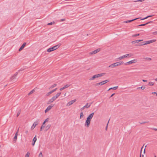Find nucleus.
Masks as SVG:
<instances>
[{
    "label": "nucleus",
    "mask_w": 157,
    "mask_h": 157,
    "mask_svg": "<svg viewBox=\"0 0 157 157\" xmlns=\"http://www.w3.org/2000/svg\"><path fill=\"white\" fill-rule=\"evenodd\" d=\"M17 72L16 73L13 75H14L15 77L17 75Z\"/></svg>",
    "instance_id": "e2e57ef3"
},
{
    "label": "nucleus",
    "mask_w": 157,
    "mask_h": 157,
    "mask_svg": "<svg viewBox=\"0 0 157 157\" xmlns=\"http://www.w3.org/2000/svg\"><path fill=\"white\" fill-rule=\"evenodd\" d=\"M92 104V103H87L84 106L86 108H88Z\"/></svg>",
    "instance_id": "f3484780"
},
{
    "label": "nucleus",
    "mask_w": 157,
    "mask_h": 157,
    "mask_svg": "<svg viewBox=\"0 0 157 157\" xmlns=\"http://www.w3.org/2000/svg\"><path fill=\"white\" fill-rule=\"evenodd\" d=\"M20 113H21V110H19L17 113V117H18L19 115L20 114Z\"/></svg>",
    "instance_id": "58836bf2"
},
{
    "label": "nucleus",
    "mask_w": 157,
    "mask_h": 157,
    "mask_svg": "<svg viewBox=\"0 0 157 157\" xmlns=\"http://www.w3.org/2000/svg\"><path fill=\"white\" fill-rule=\"evenodd\" d=\"M49 120V119L48 118L46 119L43 123V124H44L45 123L48 122V121Z\"/></svg>",
    "instance_id": "c85d7f7f"
},
{
    "label": "nucleus",
    "mask_w": 157,
    "mask_h": 157,
    "mask_svg": "<svg viewBox=\"0 0 157 157\" xmlns=\"http://www.w3.org/2000/svg\"><path fill=\"white\" fill-rule=\"evenodd\" d=\"M103 82H104L105 84V83H107V82H109V80H105V81H103Z\"/></svg>",
    "instance_id": "c03bdc74"
},
{
    "label": "nucleus",
    "mask_w": 157,
    "mask_h": 157,
    "mask_svg": "<svg viewBox=\"0 0 157 157\" xmlns=\"http://www.w3.org/2000/svg\"><path fill=\"white\" fill-rule=\"evenodd\" d=\"M141 17H139V18H135V19H132V20H128V21H124V23H129V22H131L134 21H135L137 19H141Z\"/></svg>",
    "instance_id": "1a4fd4ad"
},
{
    "label": "nucleus",
    "mask_w": 157,
    "mask_h": 157,
    "mask_svg": "<svg viewBox=\"0 0 157 157\" xmlns=\"http://www.w3.org/2000/svg\"><path fill=\"white\" fill-rule=\"evenodd\" d=\"M70 86V85L69 84H67L66 85H65L63 87L60 88L59 90L60 91H62L68 87Z\"/></svg>",
    "instance_id": "0eeeda50"
},
{
    "label": "nucleus",
    "mask_w": 157,
    "mask_h": 157,
    "mask_svg": "<svg viewBox=\"0 0 157 157\" xmlns=\"http://www.w3.org/2000/svg\"><path fill=\"white\" fill-rule=\"evenodd\" d=\"M15 78H16V77L14 75H13L11 77L10 79L11 80H13Z\"/></svg>",
    "instance_id": "a19ab883"
},
{
    "label": "nucleus",
    "mask_w": 157,
    "mask_h": 157,
    "mask_svg": "<svg viewBox=\"0 0 157 157\" xmlns=\"http://www.w3.org/2000/svg\"><path fill=\"white\" fill-rule=\"evenodd\" d=\"M150 44L149 41H147L146 42H145L144 43V45H146L148 44Z\"/></svg>",
    "instance_id": "f704fd0d"
},
{
    "label": "nucleus",
    "mask_w": 157,
    "mask_h": 157,
    "mask_svg": "<svg viewBox=\"0 0 157 157\" xmlns=\"http://www.w3.org/2000/svg\"><path fill=\"white\" fill-rule=\"evenodd\" d=\"M137 62V60L136 59H134L132 60L131 61H130L128 62L125 63V64H131L132 63H136Z\"/></svg>",
    "instance_id": "20e7f679"
},
{
    "label": "nucleus",
    "mask_w": 157,
    "mask_h": 157,
    "mask_svg": "<svg viewBox=\"0 0 157 157\" xmlns=\"http://www.w3.org/2000/svg\"><path fill=\"white\" fill-rule=\"evenodd\" d=\"M109 120H110V119L109 120V121H108V123H107V125H106V128H105V130H107V127H108V123H109Z\"/></svg>",
    "instance_id": "3c124183"
},
{
    "label": "nucleus",
    "mask_w": 157,
    "mask_h": 157,
    "mask_svg": "<svg viewBox=\"0 0 157 157\" xmlns=\"http://www.w3.org/2000/svg\"><path fill=\"white\" fill-rule=\"evenodd\" d=\"M35 127V126H33V125L31 127V130H33Z\"/></svg>",
    "instance_id": "5fc2aeb1"
},
{
    "label": "nucleus",
    "mask_w": 157,
    "mask_h": 157,
    "mask_svg": "<svg viewBox=\"0 0 157 157\" xmlns=\"http://www.w3.org/2000/svg\"><path fill=\"white\" fill-rule=\"evenodd\" d=\"M25 133L27 134L28 133V130H26L25 132Z\"/></svg>",
    "instance_id": "680f3d73"
},
{
    "label": "nucleus",
    "mask_w": 157,
    "mask_h": 157,
    "mask_svg": "<svg viewBox=\"0 0 157 157\" xmlns=\"http://www.w3.org/2000/svg\"><path fill=\"white\" fill-rule=\"evenodd\" d=\"M148 122H149V121H144V122H139V123H140V124H142L146 123H148Z\"/></svg>",
    "instance_id": "4c0bfd02"
},
{
    "label": "nucleus",
    "mask_w": 157,
    "mask_h": 157,
    "mask_svg": "<svg viewBox=\"0 0 157 157\" xmlns=\"http://www.w3.org/2000/svg\"><path fill=\"white\" fill-rule=\"evenodd\" d=\"M100 48H98L91 52H90V54L91 55L95 54L98 52H99L100 51Z\"/></svg>",
    "instance_id": "39448f33"
},
{
    "label": "nucleus",
    "mask_w": 157,
    "mask_h": 157,
    "mask_svg": "<svg viewBox=\"0 0 157 157\" xmlns=\"http://www.w3.org/2000/svg\"><path fill=\"white\" fill-rule=\"evenodd\" d=\"M51 127V125L50 124H49L48 125L45 127V131H47Z\"/></svg>",
    "instance_id": "dca6fc26"
},
{
    "label": "nucleus",
    "mask_w": 157,
    "mask_h": 157,
    "mask_svg": "<svg viewBox=\"0 0 157 157\" xmlns=\"http://www.w3.org/2000/svg\"><path fill=\"white\" fill-rule=\"evenodd\" d=\"M147 25L146 23L144 24H142L140 25H138V26H144L145 25Z\"/></svg>",
    "instance_id": "37998d69"
},
{
    "label": "nucleus",
    "mask_w": 157,
    "mask_h": 157,
    "mask_svg": "<svg viewBox=\"0 0 157 157\" xmlns=\"http://www.w3.org/2000/svg\"><path fill=\"white\" fill-rule=\"evenodd\" d=\"M44 124H42L40 128V131H41L42 130L43 128L45 127V126H44Z\"/></svg>",
    "instance_id": "72a5a7b5"
},
{
    "label": "nucleus",
    "mask_w": 157,
    "mask_h": 157,
    "mask_svg": "<svg viewBox=\"0 0 157 157\" xmlns=\"http://www.w3.org/2000/svg\"><path fill=\"white\" fill-rule=\"evenodd\" d=\"M145 87L144 86H142L140 87H139L138 89L141 88L142 90H144L145 88Z\"/></svg>",
    "instance_id": "49530a36"
},
{
    "label": "nucleus",
    "mask_w": 157,
    "mask_h": 157,
    "mask_svg": "<svg viewBox=\"0 0 157 157\" xmlns=\"http://www.w3.org/2000/svg\"><path fill=\"white\" fill-rule=\"evenodd\" d=\"M101 86H102V85L105 84V83L103 81L101 82Z\"/></svg>",
    "instance_id": "6e6d98bb"
},
{
    "label": "nucleus",
    "mask_w": 157,
    "mask_h": 157,
    "mask_svg": "<svg viewBox=\"0 0 157 157\" xmlns=\"http://www.w3.org/2000/svg\"><path fill=\"white\" fill-rule=\"evenodd\" d=\"M155 35L157 34V31L153 33Z\"/></svg>",
    "instance_id": "13d9d810"
},
{
    "label": "nucleus",
    "mask_w": 157,
    "mask_h": 157,
    "mask_svg": "<svg viewBox=\"0 0 157 157\" xmlns=\"http://www.w3.org/2000/svg\"><path fill=\"white\" fill-rule=\"evenodd\" d=\"M52 99L54 101L56 99H57V98L55 96H54L52 98Z\"/></svg>",
    "instance_id": "79ce46f5"
},
{
    "label": "nucleus",
    "mask_w": 157,
    "mask_h": 157,
    "mask_svg": "<svg viewBox=\"0 0 157 157\" xmlns=\"http://www.w3.org/2000/svg\"><path fill=\"white\" fill-rule=\"evenodd\" d=\"M153 23V21H149V22H147L146 23V24H147H147H148L152 23Z\"/></svg>",
    "instance_id": "864d4df0"
},
{
    "label": "nucleus",
    "mask_w": 157,
    "mask_h": 157,
    "mask_svg": "<svg viewBox=\"0 0 157 157\" xmlns=\"http://www.w3.org/2000/svg\"><path fill=\"white\" fill-rule=\"evenodd\" d=\"M26 44V43H25V42L23 44L21 45V47L19 49V51H21L22 49H23V48L25 47V46Z\"/></svg>",
    "instance_id": "9b49d317"
},
{
    "label": "nucleus",
    "mask_w": 157,
    "mask_h": 157,
    "mask_svg": "<svg viewBox=\"0 0 157 157\" xmlns=\"http://www.w3.org/2000/svg\"><path fill=\"white\" fill-rule=\"evenodd\" d=\"M38 157H43V155L42 152H40L39 154Z\"/></svg>",
    "instance_id": "ea45409f"
},
{
    "label": "nucleus",
    "mask_w": 157,
    "mask_h": 157,
    "mask_svg": "<svg viewBox=\"0 0 157 157\" xmlns=\"http://www.w3.org/2000/svg\"><path fill=\"white\" fill-rule=\"evenodd\" d=\"M148 85L150 86H153L154 83L152 82H150L148 83Z\"/></svg>",
    "instance_id": "c9c22d12"
},
{
    "label": "nucleus",
    "mask_w": 157,
    "mask_h": 157,
    "mask_svg": "<svg viewBox=\"0 0 157 157\" xmlns=\"http://www.w3.org/2000/svg\"><path fill=\"white\" fill-rule=\"evenodd\" d=\"M60 45V44H59L56 46H54L52 47L53 48L54 50H55L57 49L58 48Z\"/></svg>",
    "instance_id": "4468645a"
},
{
    "label": "nucleus",
    "mask_w": 157,
    "mask_h": 157,
    "mask_svg": "<svg viewBox=\"0 0 157 157\" xmlns=\"http://www.w3.org/2000/svg\"><path fill=\"white\" fill-rule=\"evenodd\" d=\"M86 107H85V106H84L83 107H82V108H81V110H83Z\"/></svg>",
    "instance_id": "4d7b16f0"
},
{
    "label": "nucleus",
    "mask_w": 157,
    "mask_h": 157,
    "mask_svg": "<svg viewBox=\"0 0 157 157\" xmlns=\"http://www.w3.org/2000/svg\"><path fill=\"white\" fill-rule=\"evenodd\" d=\"M145 59L147 60H149V61H150V60H151V59L150 58H149V57H146L145 58Z\"/></svg>",
    "instance_id": "e433bc0d"
},
{
    "label": "nucleus",
    "mask_w": 157,
    "mask_h": 157,
    "mask_svg": "<svg viewBox=\"0 0 157 157\" xmlns=\"http://www.w3.org/2000/svg\"><path fill=\"white\" fill-rule=\"evenodd\" d=\"M54 105L53 104H51L49 105L45 110V113H46L47 112L49 111L51 108L54 106Z\"/></svg>",
    "instance_id": "7ed1b4c3"
},
{
    "label": "nucleus",
    "mask_w": 157,
    "mask_h": 157,
    "mask_svg": "<svg viewBox=\"0 0 157 157\" xmlns=\"http://www.w3.org/2000/svg\"><path fill=\"white\" fill-rule=\"evenodd\" d=\"M144 0H139L137 1H138V2H142V1H144Z\"/></svg>",
    "instance_id": "69168bd1"
},
{
    "label": "nucleus",
    "mask_w": 157,
    "mask_h": 157,
    "mask_svg": "<svg viewBox=\"0 0 157 157\" xmlns=\"http://www.w3.org/2000/svg\"><path fill=\"white\" fill-rule=\"evenodd\" d=\"M156 93L155 92L152 93V94H156Z\"/></svg>",
    "instance_id": "774afa93"
},
{
    "label": "nucleus",
    "mask_w": 157,
    "mask_h": 157,
    "mask_svg": "<svg viewBox=\"0 0 157 157\" xmlns=\"http://www.w3.org/2000/svg\"><path fill=\"white\" fill-rule=\"evenodd\" d=\"M95 85L96 86H99V85H101V82H99V83H98L96 84Z\"/></svg>",
    "instance_id": "8fccbe9b"
},
{
    "label": "nucleus",
    "mask_w": 157,
    "mask_h": 157,
    "mask_svg": "<svg viewBox=\"0 0 157 157\" xmlns=\"http://www.w3.org/2000/svg\"><path fill=\"white\" fill-rule=\"evenodd\" d=\"M76 101V99L72 100L70 101L69 102L67 103V106H70V105H71L73 103H74Z\"/></svg>",
    "instance_id": "423d86ee"
},
{
    "label": "nucleus",
    "mask_w": 157,
    "mask_h": 157,
    "mask_svg": "<svg viewBox=\"0 0 157 157\" xmlns=\"http://www.w3.org/2000/svg\"><path fill=\"white\" fill-rule=\"evenodd\" d=\"M155 41H156L155 40H149L150 43H153L154 42H155Z\"/></svg>",
    "instance_id": "2f4dec72"
},
{
    "label": "nucleus",
    "mask_w": 157,
    "mask_h": 157,
    "mask_svg": "<svg viewBox=\"0 0 157 157\" xmlns=\"http://www.w3.org/2000/svg\"><path fill=\"white\" fill-rule=\"evenodd\" d=\"M153 16V15H149V16H147V17H145V18H144L141 19V20H144L146 19L148 17H152Z\"/></svg>",
    "instance_id": "b1692460"
},
{
    "label": "nucleus",
    "mask_w": 157,
    "mask_h": 157,
    "mask_svg": "<svg viewBox=\"0 0 157 157\" xmlns=\"http://www.w3.org/2000/svg\"><path fill=\"white\" fill-rule=\"evenodd\" d=\"M143 146H143V147H142L141 148V151H140V157H141V151H142V148H143Z\"/></svg>",
    "instance_id": "bf43d9fd"
},
{
    "label": "nucleus",
    "mask_w": 157,
    "mask_h": 157,
    "mask_svg": "<svg viewBox=\"0 0 157 157\" xmlns=\"http://www.w3.org/2000/svg\"><path fill=\"white\" fill-rule=\"evenodd\" d=\"M139 35H140V34L139 33H138V34H136L132 35V36L133 37H136V36H138Z\"/></svg>",
    "instance_id": "473e14b6"
},
{
    "label": "nucleus",
    "mask_w": 157,
    "mask_h": 157,
    "mask_svg": "<svg viewBox=\"0 0 157 157\" xmlns=\"http://www.w3.org/2000/svg\"><path fill=\"white\" fill-rule=\"evenodd\" d=\"M57 88H55V89H54V90H51V92L52 93H53V92H55V91H56L57 90Z\"/></svg>",
    "instance_id": "09e8293b"
},
{
    "label": "nucleus",
    "mask_w": 157,
    "mask_h": 157,
    "mask_svg": "<svg viewBox=\"0 0 157 157\" xmlns=\"http://www.w3.org/2000/svg\"><path fill=\"white\" fill-rule=\"evenodd\" d=\"M96 78H96V75H93L92 78H90L89 79V80H94V79H95Z\"/></svg>",
    "instance_id": "4be33fe9"
},
{
    "label": "nucleus",
    "mask_w": 157,
    "mask_h": 157,
    "mask_svg": "<svg viewBox=\"0 0 157 157\" xmlns=\"http://www.w3.org/2000/svg\"><path fill=\"white\" fill-rule=\"evenodd\" d=\"M35 90H34V89H33V90H32L29 94H28V95H30V94H33V93L34 92H35Z\"/></svg>",
    "instance_id": "5701e85b"
},
{
    "label": "nucleus",
    "mask_w": 157,
    "mask_h": 157,
    "mask_svg": "<svg viewBox=\"0 0 157 157\" xmlns=\"http://www.w3.org/2000/svg\"><path fill=\"white\" fill-rule=\"evenodd\" d=\"M94 114V113H92L90 114L87 118L85 122V125L86 127H89L90 123L91 120L93 117Z\"/></svg>",
    "instance_id": "f257e3e1"
},
{
    "label": "nucleus",
    "mask_w": 157,
    "mask_h": 157,
    "mask_svg": "<svg viewBox=\"0 0 157 157\" xmlns=\"http://www.w3.org/2000/svg\"><path fill=\"white\" fill-rule=\"evenodd\" d=\"M57 86V84H54L50 86L48 88L49 90H51L54 87H56Z\"/></svg>",
    "instance_id": "6ab92c4d"
},
{
    "label": "nucleus",
    "mask_w": 157,
    "mask_h": 157,
    "mask_svg": "<svg viewBox=\"0 0 157 157\" xmlns=\"http://www.w3.org/2000/svg\"><path fill=\"white\" fill-rule=\"evenodd\" d=\"M83 116H84V115H83V113L82 112H81L80 114V118L81 119L83 117Z\"/></svg>",
    "instance_id": "a878e982"
},
{
    "label": "nucleus",
    "mask_w": 157,
    "mask_h": 157,
    "mask_svg": "<svg viewBox=\"0 0 157 157\" xmlns=\"http://www.w3.org/2000/svg\"><path fill=\"white\" fill-rule=\"evenodd\" d=\"M142 41H143V40H136L133 41L131 42L132 44H135L136 43H138L139 42Z\"/></svg>",
    "instance_id": "f8f14e48"
},
{
    "label": "nucleus",
    "mask_w": 157,
    "mask_h": 157,
    "mask_svg": "<svg viewBox=\"0 0 157 157\" xmlns=\"http://www.w3.org/2000/svg\"><path fill=\"white\" fill-rule=\"evenodd\" d=\"M52 92L51 91H50V92H48V93L46 94V96H49L50 94H52Z\"/></svg>",
    "instance_id": "7c9ffc66"
},
{
    "label": "nucleus",
    "mask_w": 157,
    "mask_h": 157,
    "mask_svg": "<svg viewBox=\"0 0 157 157\" xmlns=\"http://www.w3.org/2000/svg\"><path fill=\"white\" fill-rule=\"evenodd\" d=\"M18 132H19V128L18 129V130L17 131V132H16V133L15 134H17L18 135Z\"/></svg>",
    "instance_id": "052dcab7"
},
{
    "label": "nucleus",
    "mask_w": 157,
    "mask_h": 157,
    "mask_svg": "<svg viewBox=\"0 0 157 157\" xmlns=\"http://www.w3.org/2000/svg\"><path fill=\"white\" fill-rule=\"evenodd\" d=\"M145 42H143L141 43H139L137 44H136L135 45L136 46H141L143 45H144V43Z\"/></svg>",
    "instance_id": "2eb2a0df"
},
{
    "label": "nucleus",
    "mask_w": 157,
    "mask_h": 157,
    "mask_svg": "<svg viewBox=\"0 0 157 157\" xmlns=\"http://www.w3.org/2000/svg\"><path fill=\"white\" fill-rule=\"evenodd\" d=\"M54 101L52 99V98L49 100L48 101V102L47 103V104H51V103H52Z\"/></svg>",
    "instance_id": "412c9836"
},
{
    "label": "nucleus",
    "mask_w": 157,
    "mask_h": 157,
    "mask_svg": "<svg viewBox=\"0 0 157 157\" xmlns=\"http://www.w3.org/2000/svg\"><path fill=\"white\" fill-rule=\"evenodd\" d=\"M17 134H15L14 137L13 138L14 140L16 141L17 139Z\"/></svg>",
    "instance_id": "bb28decb"
},
{
    "label": "nucleus",
    "mask_w": 157,
    "mask_h": 157,
    "mask_svg": "<svg viewBox=\"0 0 157 157\" xmlns=\"http://www.w3.org/2000/svg\"><path fill=\"white\" fill-rule=\"evenodd\" d=\"M105 74V73H102L99 74H98L97 75H95L96 78H98L100 77H101L103 76Z\"/></svg>",
    "instance_id": "ddd939ff"
},
{
    "label": "nucleus",
    "mask_w": 157,
    "mask_h": 157,
    "mask_svg": "<svg viewBox=\"0 0 157 157\" xmlns=\"http://www.w3.org/2000/svg\"><path fill=\"white\" fill-rule=\"evenodd\" d=\"M123 62L121 61L117 62L111 64L109 66V67L113 68L115 67L121 65L123 64Z\"/></svg>",
    "instance_id": "f03ea898"
},
{
    "label": "nucleus",
    "mask_w": 157,
    "mask_h": 157,
    "mask_svg": "<svg viewBox=\"0 0 157 157\" xmlns=\"http://www.w3.org/2000/svg\"><path fill=\"white\" fill-rule=\"evenodd\" d=\"M39 120H36L33 124V126L36 127L39 123Z\"/></svg>",
    "instance_id": "9d476101"
},
{
    "label": "nucleus",
    "mask_w": 157,
    "mask_h": 157,
    "mask_svg": "<svg viewBox=\"0 0 157 157\" xmlns=\"http://www.w3.org/2000/svg\"><path fill=\"white\" fill-rule=\"evenodd\" d=\"M122 56H120V57H119V58H118L117 59H118V60H121V59H123V58H122Z\"/></svg>",
    "instance_id": "a18cd8bd"
},
{
    "label": "nucleus",
    "mask_w": 157,
    "mask_h": 157,
    "mask_svg": "<svg viewBox=\"0 0 157 157\" xmlns=\"http://www.w3.org/2000/svg\"><path fill=\"white\" fill-rule=\"evenodd\" d=\"M114 94H114H114H112L111 95V96H110V98L112 97H113V96Z\"/></svg>",
    "instance_id": "0e129e2a"
},
{
    "label": "nucleus",
    "mask_w": 157,
    "mask_h": 157,
    "mask_svg": "<svg viewBox=\"0 0 157 157\" xmlns=\"http://www.w3.org/2000/svg\"><path fill=\"white\" fill-rule=\"evenodd\" d=\"M127 54L128 55V57H131L132 56H133V54L132 53L128 54Z\"/></svg>",
    "instance_id": "de8ad7c7"
},
{
    "label": "nucleus",
    "mask_w": 157,
    "mask_h": 157,
    "mask_svg": "<svg viewBox=\"0 0 157 157\" xmlns=\"http://www.w3.org/2000/svg\"><path fill=\"white\" fill-rule=\"evenodd\" d=\"M61 94V92H59V93H57L56 94L55 96L56 98H57Z\"/></svg>",
    "instance_id": "393cba45"
},
{
    "label": "nucleus",
    "mask_w": 157,
    "mask_h": 157,
    "mask_svg": "<svg viewBox=\"0 0 157 157\" xmlns=\"http://www.w3.org/2000/svg\"><path fill=\"white\" fill-rule=\"evenodd\" d=\"M143 81V82H146L147 81L146 80H144V79H143L142 80Z\"/></svg>",
    "instance_id": "338daca9"
},
{
    "label": "nucleus",
    "mask_w": 157,
    "mask_h": 157,
    "mask_svg": "<svg viewBox=\"0 0 157 157\" xmlns=\"http://www.w3.org/2000/svg\"><path fill=\"white\" fill-rule=\"evenodd\" d=\"M128 55L127 54H125V55H123L122 56L123 59L127 58V57H128Z\"/></svg>",
    "instance_id": "cd10ccee"
},
{
    "label": "nucleus",
    "mask_w": 157,
    "mask_h": 157,
    "mask_svg": "<svg viewBox=\"0 0 157 157\" xmlns=\"http://www.w3.org/2000/svg\"><path fill=\"white\" fill-rule=\"evenodd\" d=\"M30 153L29 152H28L27 154L25 155V157H29Z\"/></svg>",
    "instance_id": "c756f323"
},
{
    "label": "nucleus",
    "mask_w": 157,
    "mask_h": 157,
    "mask_svg": "<svg viewBox=\"0 0 157 157\" xmlns=\"http://www.w3.org/2000/svg\"><path fill=\"white\" fill-rule=\"evenodd\" d=\"M54 49L53 47H52L48 49L47 50V51L48 52H51L52 51H54Z\"/></svg>",
    "instance_id": "a211bd4d"
},
{
    "label": "nucleus",
    "mask_w": 157,
    "mask_h": 157,
    "mask_svg": "<svg viewBox=\"0 0 157 157\" xmlns=\"http://www.w3.org/2000/svg\"><path fill=\"white\" fill-rule=\"evenodd\" d=\"M54 23H55L54 22H50V23H48V25H52V24L53 23L54 24Z\"/></svg>",
    "instance_id": "603ef678"
},
{
    "label": "nucleus",
    "mask_w": 157,
    "mask_h": 157,
    "mask_svg": "<svg viewBox=\"0 0 157 157\" xmlns=\"http://www.w3.org/2000/svg\"><path fill=\"white\" fill-rule=\"evenodd\" d=\"M118 86H115V87H111V88H110L108 90H116L118 88Z\"/></svg>",
    "instance_id": "aec40b11"
},
{
    "label": "nucleus",
    "mask_w": 157,
    "mask_h": 157,
    "mask_svg": "<svg viewBox=\"0 0 157 157\" xmlns=\"http://www.w3.org/2000/svg\"><path fill=\"white\" fill-rule=\"evenodd\" d=\"M36 137V135L34 137L33 139V142L32 143V145L33 146H34V145L35 143L37 140V138Z\"/></svg>",
    "instance_id": "6e6552de"
}]
</instances>
